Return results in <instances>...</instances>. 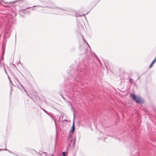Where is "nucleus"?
I'll use <instances>...</instances> for the list:
<instances>
[{
  "label": "nucleus",
  "instance_id": "39448f33",
  "mask_svg": "<svg viewBox=\"0 0 156 156\" xmlns=\"http://www.w3.org/2000/svg\"><path fill=\"white\" fill-rule=\"evenodd\" d=\"M62 156H65L66 153L65 152H63L62 153Z\"/></svg>",
  "mask_w": 156,
  "mask_h": 156
},
{
  "label": "nucleus",
  "instance_id": "f03ea898",
  "mask_svg": "<svg viewBox=\"0 0 156 156\" xmlns=\"http://www.w3.org/2000/svg\"><path fill=\"white\" fill-rule=\"evenodd\" d=\"M74 130H75V124H74V122H73L72 126V129H71V131L73 133Z\"/></svg>",
  "mask_w": 156,
  "mask_h": 156
},
{
  "label": "nucleus",
  "instance_id": "20e7f679",
  "mask_svg": "<svg viewBox=\"0 0 156 156\" xmlns=\"http://www.w3.org/2000/svg\"><path fill=\"white\" fill-rule=\"evenodd\" d=\"M154 64H152V63L150 65L149 67V68H151L152 66H153V65Z\"/></svg>",
  "mask_w": 156,
  "mask_h": 156
},
{
  "label": "nucleus",
  "instance_id": "7ed1b4c3",
  "mask_svg": "<svg viewBox=\"0 0 156 156\" xmlns=\"http://www.w3.org/2000/svg\"><path fill=\"white\" fill-rule=\"evenodd\" d=\"M156 61V57L154 59V60L153 61L152 63V64H154Z\"/></svg>",
  "mask_w": 156,
  "mask_h": 156
},
{
  "label": "nucleus",
  "instance_id": "f257e3e1",
  "mask_svg": "<svg viewBox=\"0 0 156 156\" xmlns=\"http://www.w3.org/2000/svg\"><path fill=\"white\" fill-rule=\"evenodd\" d=\"M130 96L133 100L136 103H142L144 102V100L140 97L136 96L134 94H130Z\"/></svg>",
  "mask_w": 156,
  "mask_h": 156
}]
</instances>
